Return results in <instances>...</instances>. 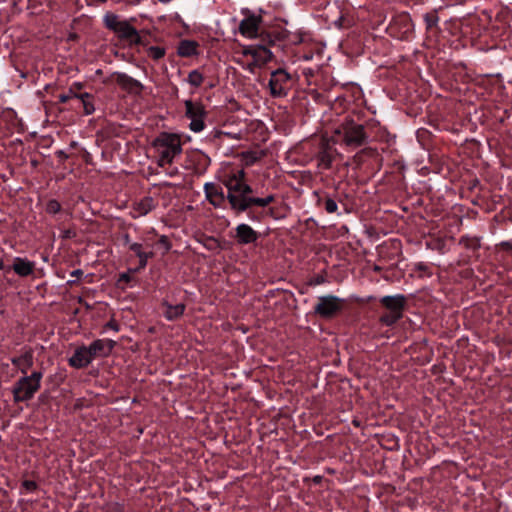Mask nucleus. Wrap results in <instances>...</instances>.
<instances>
[{
  "mask_svg": "<svg viewBox=\"0 0 512 512\" xmlns=\"http://www.w3.org/2000/svg\"><path fill=\"white\" fill-rule=\"evenodd\" d=\"M223 184L227 189L226 198L235 214H241L253 206L266 207L274 202L275 196H252L253 188L246 182L244 169L234 170L225 175Z\"/></svg>",
  "mask_w": 512,
  "mask_h": 512,
  "instance_id": "f257e3e1",
  "label": "nucleus"
},
{
  "mask_svg": "<svg viewBox=\"0 0 512 512\" xmlns=\"http://www.w3.org/2000/svg\"><path fill=\"white\" fill-rule=\"evenodd\" d=\"M154 148L159 157L160 166L172 163L173 159L182 152L181 140L176 134H160L154 141Z\"/></svg>",
  "mask_w": 512,
  "mask_h": 512,
  "instance_id": "f03ea898",
  "label": "nucleus"
},
{
  "mask_svg": "<svg viewBox=\"0 0 512 512\" xmlns=\"http://www.w3.org/2000/svg\"><path fill=\"white\" fill-rule=\"evenodd\" d=\"M335 134L342 135L343 143L351 148L364 145L368 139L364 126L355 123L353 120L343 122L340 127L335 130Z\"/></svg>",
  "mask_w": 512,
  "mask_h": 512,
  "instance_id": "7ed1b4c3",
  "label": "nucleus"
},
{
  "mask_svg": "<svg viewBox=\"0 0 512 512\" xmlns=\"http://www.w3.org/2000/svg\"><path fill=\"white\" fill-rule=\"evenodd\" d=\"M381 304L389 311L381 316L382 324L391 326L403 316L406 298L402 294L384 296L380 299Z\"/></svg>",
  "mask_w": 512,
  "mask_h": 512,
  "instance_id": "20e7f679",
  "label": "nucleus"
},
{
  "mask_svg": "<svg viewBox=\"0 0 512 512\" xmlns=\"http://www.w3.org/2000/svg\"><path fill=\"white\" fill-rule=\"evenodd\" d=\"M41 379V372H33L30 376L19 379L13 388L14 400L21 402L31 399L40 388Z\"/></svg>",
  "mask_w": 512,
  "mask_h": 512,
  "instance_id": "39448f33",
  "label": "nucleus"
},
{
  "mask_svg": "<svg viewBox=\"0 0 512 512\" xmlns=\"http://www.w3.org/2000/svg\"><path fill=\"white\" fill-rule=\"evenodd\" d=\"M185 116L190 120L189 129L194 133L202 132L205 125V118L207 112L201 102H193L192 100H185Z\"/></svg>",
  "mask_w": 512,
  "mask_h": 512,
  "instance_id": "423d86ee",
  "label": "nucleus"
},
{
  "mask_svg": "<svg viewBox=\"0 0 512 512\" xmlns=\"http://www.w3.org/2000/svg\"><path fill=\"white\" fill-rule=\"evenodd\" d=\"M503 89L502 79L499 73L482 74V102L485 100L496 101Z\"/></svg>",
  "mask_w": 512,
  "mask_h": 512,
  "instance_id": "0eeeda50",
  "label": "nucleus"
},
{
  "mask_svg": "<svg viewBox=\"0 0 512 512\" xmlns=\"http://www.w3.org/2000/svg\"><path fill=\"white\" fill-rule=\"evenodd\" d=\"M343 307V300L334 295L320 296L314 307V312L321 317L330 318Z\"/></svg>",
  "mask_w": 512,
  "mask_h": 512,
  "instance_id": "6e6552de",
  "label": "nucleus"
},
{
  "mask_svg": "<svg viewBox=\"0 0 512 512\" xmlns=\"http://www.w3.org/2000/svg\"><path fill=\"white\" fill-rule=\"evenodd\" d=\"M290 81V75L282 70L278 69L271 74L269 81L270 93L274 97H282L287 93V85Z\"/></svg>",
  "mask_w": 512,
  "mask_h": 512,
  "instance_id": "1a4fd4ad",
  "label": "nucleus"
},
{
  "mask_svg": "<svg viewBox=\"0 0 512 512\" xmlns=\"http://www.w3.org/2000/svg\"><path fill=\"white\" fill-rule=\"evenodd\" d=\"M243 56H251L255 63L263 67L272 59V52L262 45H250L243 49Z\"/></svg>",
  "mask_w": 512,
  "mask_h": 512,
  "instance_id": "9d476101",
  "label": "nucleus"
},
{
  "mask_svg": "<svg viewBox=\"0 0 512 512\" xmlns=\"http://www.w3.org/2000/svg\"><path fill=\"white\" fill-rule=\"evenodd\" d=\"M261 19L255 15H251L240 22L239 32L246 38H256L259 31Z\"/></svg>",
  "mask_w": 512,
  "mask_h": 512,
  "instance_id": "9b49d317",
  "label": "nucleus"
},
{
  "mask_svg": "<svg viewBox=\"0 0 512 512\" xmlns=\"http://www.w3.org/2000/svg\"><path fill=\"white\" fill-rule=\"evenodd\" d=\"M115 342L109 339H98L92 342L87 348L92 359L107 356L114 348Z\"/></svg>",
  "mask_w": 512,
  "mask_h": 512,
  "instance_id": "f8f14e48",
  "label": "nucleus"
},
{
  "mask_svg": "<svg viewBox=\"0 0 512 512\" xmlns=\"http://www.w3.org/2000/svg\"><path fill=\"white\" fill-rule=\"evenodd\" d=\"M91 353L86 346L77 348L69 359V364L75 368H83L92 362Z\"/></svg>",
  "mask_w": 512,
  "mask_h": 512,
  "instance_id": "ddd939ff",
  "label": "nucleus"
},
{
  "mask_svg": "<svg viewBox=\"0 0 512 512\" xmlns=\"http://www.w3.org/2000/svg\"><path fill=\"white\" fill-rule=\"evenodd\" d=\"M204 191L207 200L215 207H220L224 203L226 196L221 188H218L214 183H206Z\"/></svg>",
  "mask_w": 512,
  "mask_h": 512,
  "instance_id": "4468645a",
  "label": "nucleus"
},
{
  "mask_svg": "<svg viewBox=\"0 0 512 512\" xmlns=\"http://www.w3.org/2000/svg\"><path fill=\"white\" fill-rule=\"evenodd\" d=\"M236 239L240 244H250L257 240V232L248 224L242 223L236 227Z\"/></svg>",
  "mask_w": 512,
  "mask_h": 512,
  "instance_id": "2eb2a0df",
  "label": "nucleus"
},
{
  "mask_svg": "<svg viewBox=\"0 0 512 512\" xmlns=\"http://www.w3.org/2000/svg\"><path fill=\"white\" fill-rule=\"evenodd\" d=\"M115 81L123 89L129 92H139L143 88V85L138 80L125 73H115Z\"/></svg>",
  "mask_w": 512,
  "mask_h": 512,
  "instance_id": "dca6fc26",
  "label": "nucleus"
},
{
  "mask_svg": "<svg viewBox=\"0 0 512 512\" xmlns=\"http://www.w3.org/2000/svg\"><path fill=\"white\" fill-rule=\"evenodd\" d=\"M155 208L154 200L151 197H144L133 205L131 214L134 218L147 215Z\"/></svg>",
  "mask_w": 512,
  "mask_h": 512,
  "instance_id": "f3484780",
  "label": "nucleus"
},
{
  "mask_svg": "<svg viewBox=\"0 0 512 512\" xmlns=\"http://www.w3.org/2000/svg\"><path fill=\"white\" fill-rule=\"evenodd\" d=\"M115 33L122 39L129 41L130 43H137L139 41V35L134 27H132L126 20L115 30Z\"/></svg>",
  "mask_w": 512,
  "mask_h": 512,
  "instance_id": "a211bd4d",
  "label": "nucleus"
},
{
  "mask_svg": "<svg viewBox=\"0 0 512 512\" xmlns=\"http://www.w3.org/2000/svg\"><path fill=\"white\" fill-rule=\"evenodd\" d=\"M34 268L35 264L32 261L20 257H16L14 259L13 270L17 275L21 277L30 275L34 271Z\"/></svg>",
  "mask_w": 512,
  "mask_h": 512,
  "instance_id": "6ab92c4d",
  "label": "nucleus"
},
{
  "mask_svg": "<svg viewBox=\"0 0 512 512\" xmlns=\"http://www.w3.org/2000/svg\"><path fill=\"white\" fill-rule=\"evenodd\" d=\"M129 248L139 258L140 268H144L147 265L148 259L154 256L152 250L144 251L143 245L140 243H130Z\"/></svg>",
  "mask_w": 512,
  "mask_h": 512,
  "instance_id": "aec40b11",
  "label": "nucleus"
},
{
  "mask_svg": "<svg viewBox=\"0 0 512 512\" xmlns=\"http://www.w3.org/2000/svg\"><path fill=\"white\" fill-rule=\"evenodd\" d=\"M12 363L21 370V372L26 373L33 365V355L30 351H26L19 357L13 358Z\"/></svg>",
  "mask_w": 512,
  "mask_h": 512,
  "instance_id": "412c9836",
  "label": "nucleus"
},
{
  "mask_svg": "<svg viewBox=\"0 0 512 512\" xmlns=\"http://www.w3.org/2000/svg\"><path fill=\"white\" fill-rule=\"evenodd\" d=\"M75 99H78L83 106L84 113L90 115L95 111L93 97L89 93L74 94Z\"/></svg>",
  "mask_w": 512,
  "mask_h": 512,
  "instance_id": "4be33fe9",
  "label": "nucleus"
},
{
  "mask_svg": "<svg viewBox=\"0 0 512 512\" xmlns=\"http://www.w3.org/2000/svg\"><path fill=\"white\" fill-rule=\"evenodd\" d=\"M166 307V310L164 311V315L167 320H175L179 318L185 310V306L183 304H177V305H170V304H164Z\"/></svg>",
  "mask_w": 512,
  "mask_h": 512,
  "instance_id": "5701e85b",
  "label": "nucleus"
},
{
  "mask_svg": "<svg viewBox=\"0 0 512 512\" xmlns=\"http://www.w3.org/2000/svg\"><path fill=\"white\" fill-rule=\"evenodd\" d=\"M196 48L197 45L195 42L185 40L180 42L178 46V53L181 56L188 57L196 53Z\"/></svg>",
  "mask_w": 512,
  "mask_h": 512,
  "instance_id": "b1692460",
  "label": "nucleus"
},
{
  "mask_svg": "<svg viewBox=\"0 0 512 512\" xmlns=\"http://www.w3.org/2000/svg\"><path fill=\"white\" fill-rule=\"evenodd\" d=\"M509 223L500 215H495L489 223V231L492 235H495L497 229L505 230Z\"/></svg>",
  "mask_w": 512,
  "mask_h": 512,
  "instance_id": "393cba45",
  "label": "nucleus"
},
{
  "mask_svg": "<svg viewBox=\"0 0 512 512\" xmlns=\"http://www.w3.org/2000/svg\"><path fill=\"white\" fill-rule=\"evenodd\" d=\"M204 77L198 70H192L187 77V82L194 87H199L203 83Z\"/></svg>",
  "mask_w": 512,
  "mask_h": 512,
  "instance_id": "a878e982",
  "label": "nucleus"
},
{
  "mask_svg": "<svg viewBox=\"0 0 512 512\" xmlns=\"http://www.w3.org/2000/svg\"><path fill=\"white\" fill-rule=\"evenodd\" d=\"M123 20H121L117 15L115 14H107L105 15L104 17V22L106 24V26L113 30L115 32V30L118 28V26L122 23Z\"/></svg>",
  "mask_w": 512,
  "mask_h": 512,
  "instance_id": "bb28decb",
  "label": "nucleus"
},
{
  "mask_svg": "<svg viewBox=\"0 0 512 512\" xmlns=\"http://www.w3.org/2000/svg\"><path fill=\"white\" fill-rule=\"evenodd\" d=\"M332 163V156L327 149H324L319 154V165L323 168H329Z\"/></svg>",
  "mask_w": 512,
  "mask_h": 512,
  "instance_id": "cd10ccee",
  "label": "nucleus"
},
{
  "mask_svg": "<svg viewBox=\"0 0 512 512\" xmlns=\"http://www.w3.org/2000/svg\"><path fill=\"white\" fill-rule=\"evenodd\" d=\"M60 209L61 205L56 200H50L46 205V211L50 214H56Z\"/></svg>",
  "mask_w": 512,
  "mask_h": 512,
  "instance_id": "c85d7f7f",
  "label": "nucleus"
},
{
  "mask_svg": "<svg viewBox=\"0 0 512 512\" xmlns=\"http://www.w3.org/2000/svg\"><path fill=\"white\" fill-rule=\"evenodd\" d=\"M325 210L328 213H335L338 209V205L335 200L327 198L324 202Z\"/></svg>",
  "mask_w": 512,
  "mask_h": 512,
  "instance_id": "c756f323",
  "label": "nucleus"
},
{
  "mask_svg": "<svg viewBox=\"0 0 512 512\" xmlns=\"http://www.w3.org/2000/svg\"><path fill=\"white\" fill-rule=\"evenodd\" d=\"M502 52L501 51H498L497 48L495 46H492L490 48H488L486 51H485V55L484 57H482V62L484 63H488V62H491V55L490 54H501Z\"/></svg>",
  "mask_w": 512,
  "mask_h": 512,
  "instance_id": "7c9ffc66",
  "label": "nucleus"
},
{
  "mask_svg": "<svg viewBox=\"0 0 512 512\" xmlns=\"http://www.w3.org/2000/svg\"><path fill=\"white\" fill-rule=\"evenodd\" d=\"M150 55L154 59H160L164 56V50L159 47H151L150 48Z\"/></svg>",
  "mask_w": 512,
  "mask_h": 512,
  "instance_id": "2f4dec72",
  "label": "nucleus"
},
{
  "mask_svg": "<svg viewBox=\"0 0 512 512\" xmlns=\"http://www.w3.org/2000/svg\"><path fill=\"white\" fill-rule=\"evenodd\" d=\"M487 144L491 152H494L496 155L499 154L498 151V141L492 138H487Z\"/></svg>",
  "mask_w": 512,
  "mask_h": 512,
  "instance_id": "473e14b6",
  "label": "nucleus"
},
{
  "mask_svg": "<svg viewBox=\"0 0 512 512\" xmlns=\"http://www.w3.org/2000/svg\"><path fill=\"white\" fill-rule=\"evenodd\" d=\"M74 94H76V93L71 88L68 93L61 94L59 96V101L62 103H65V102L69 101L70 99H74L75 98Z\"/></svg>",
  "mask_w": 512,
  "mask_h": 512,
  "instance_id": "72a5a7b5",
  "label": "nucleus"
},
{
  "mask_svg": "<svg viewBox=\"0 0 512 512\" xmlns=\"http://www.w3.org/2000/svg\"><path fill=\"white\" fill-rule=\"evenodd\" d=\"M244 68L247 69L248 71H250L251 73H254L255 70L257 68H261V66L256 64L255 60L253 59L252 62L248 63Z\"/></svg>",
  "mask_w": 512,
  "mask_h": 512,
  "instance_id": "f704fd0d",
  "label": "nucleus"
},
{
  "mask_svg": "<svg viewBox=\"0 0 512 512\" xmlns=\"http://www.w3.org/2000/svg\"><path fill=\"white\" fill-rule=\"evenodd\" d=\"M82 274H83V271L80 269H76V270L72 271L70 275H71V277H73L75 279L69 280L68 283H74L76 281V279L79 278Z\"/></svg>",
  "mask_w": 512,
  "mask_h": 512,
  "instance_id": "c9c22d12",
  "label": "nucleus"
},
{
  "mask_svg": "<svg viewBox=\"0 0 512 512\" xmlns=\"http://www.w3.org/2000/svg\"><path fill=\"white\" fill-rule=\"evenodd\" d=\"M159 244L163 246L165 251H168L170 249L169 242L165 236H162L159 240Z\"/></svg>",
  "mask_w": 512,
  "mask_h": 512,
  "instance_id": "e433bc0d",
  "label": "nucleus"
},
{
  "mask_svg": "<svg viewBox=\"0 0 512 512\" xmlns=\"http://www.w3.org/2000/svg\"><path fill=\"white\" fill-rule=\"evenodd\" d=\"M244 159H245V164H246V165H252L253 163H255V162H256L257 157H255V156H253V155H246V156L244 157Z\"/></svg>",
  "mask_w": 512,
  "mask_h": 512,
  "instance_id": "4c0bfd02",
  "label": "nucleus"
},
{
  "mask_svg": "<svg viewBox=\"0 0 512 512\" xmlns=\"http://www.w3.org/2000/svg\"><path fill=\"white\" fill-rule=\"evenodd\" d=\"M500 246L505 250L512 251V241H503L500 243Z\"/></svg>",
  "mask_w": 512,
  "mask_h": 512,
  "instance_id": "58836bf2",
  "label": "nucleus"
},
{
  "mask_svg": "<svg viewBox=\"0 0 512 512\" xmlns=\"http://www.w3.org/2000/svg\"><path fill=\"white\" fill-rule=\"evenodd\" d=\"M24 485L27 489L32 490L36 487V484L33 481H26Z\"/></svg>",
  "mask_w": 512,
  "mask_h": 512,
  "instance_id": "ea45409f",
  "label": "nucleus"
},
{
  "mask_svg": "<svg viewBox=\"0 0 512 512\" xmlns=\"http://www.w3.org/2000/svg\"><path fill=\"white\" fill-rule=\"evenodd\" d=\"M107 327L112 330L118 331V325L115 322L111 321V322L107 323Z\"/></svg>",
  "mask_w": 512,
  "mask_h": 512,
  "instance_id": "a19ab883",
  "label": "nucleus"
},
{
  "mask_svg": "<svg viewBox=\"0 0 512 512\" xmlns=\"http://www.w3.org/2000/svg\"><path fill=\"white\" fill-rule=\"evenodd\" d=\"M130 280V276L126 273H123L120 275L119 281H125L128 282Z\"/></svg>",
  "mask_w": 512,
  "mask_h": 512,
  "instance_id": "79ce46f5",
  "label": "nucleus"
},
{
  "mask_svg": "<svg viewBox=\"0 0 512 512\" xmlns=\"http://www.w3.org/2000/svg\"><path fill=\"white\" fill-rule=\"evenodd\" d=\"M88 4H93V3H104L106 2V0H86Z\"/></svg>",
  "mask_w": 512,
  "mask_h": 512,
  "instance_id": "37998d69",
  "label": "nucleus"
},
{
  "mask_svg": "<svg viewBox=\"0 0 512 512\" xmlns=\"http://www.w3.org/2000/svg\"><path fill=\"white\" fill-rule=\"evenodd\" d=\"M483 16H485V17H486L487 19H489V20L491 19V16H490V15H488V14H486V12L482 11V19H481L482 25L484 24V18H483Z\"/></svg>",
  "mask_w": 512,
  "mask_h": 512,
  "instance_id": "c03bdc74",
  "label": "nucleus"
},
{
  "mask_svg": "<svg viewBox=\"0 0 512 512\" xmlns=\"http://www.w3.org/2000/svg\"><path fill=\"white\" fill-rule=\"evenodd\" d=\"M3 267H4V264L2 261H0V269H3Z\"/></svg>",
  "mask_w": 512,
  "mask_h": 512,
  "instance_id": "a18cd8bd",
  "label": "nucleus"
},
{
  "mask_svg": "<svg viewBox=\"0 0 512 512\" xmlns=\"http://www.w3.org/2000/svg\"><path fill=\"white\" fill-rule=\"evenodd\" d=\"M484 168H485V165H484V163L482 162V166H481L482 171L484 170Z\"/></svg>",
  "mask_w": 512,
  "mask_h": 512,
  "instance_id": "49530a36",
  "label": "nucleus"
},
{
  "mask_svg": "<svg viewBox=\"0 0 512 512\" xmlns=\"http://www.w3.org/2000/svg\"><path fill=\"white\" fill-rule=\"evenodd\" d=\"M115 509H116V512H121L119 507H116Z\"/></svg>",
  "mask_w": 512,
  "mask_h": 512,
  "instance_id": "de8ad7c7",
  "label": "nucleus"
}]
</instances>
